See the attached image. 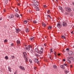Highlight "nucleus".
Segmentation results:
<instances>
[{"instance_id":"b1692460","label":"nucleus","mask_w":74,"mask_h":74,"mask_svg":"<svg viewBox=\"0 0 74 74\" xmlns=\"http://www.w3.org/2000/svg\"><path fill=\"white\" fill-rule=\"evenodd\" d=\"M69 58L71 60H73L74 59V58L73 57H70Z\"/></svg>"},{"instance_id":"a211bd4d","label":"nucleus","mask_w":74,"mask_h":74,"mask_svg":"<svg viewBox=\"0 0 74 74\" xmlns=\"http://www.w3.org/2000/svg\"><path fill=\"white\" fill-rule=\"evenodd\" d=\"M34 1H35L34 2V3H35L34 4H35V5H38L37 4V3H37V1L34 0Z\"/></svg>"},{"instance_id":"58836bf2","label":"nucleus","mask_w":74,"mask_h":74,"mask_svg":"<svg viewBox=\"0 0 74 74\" xmlns=\"http://www.w3.org/2000/svg\"><path fill=\"white\" fill-rule=\"evenodd\" d=\"M31 53H32L33 52H34V51H33V50L32 49H31Z\"/></svg>"},{"instance_id":"412c9836","label":"nucleus","mask_w":74,"mask_h":74,"mask_svg":"<svg viewBox=\"0 0 74 74\" xmlns=\"http://www.w3.org/2000/svg\"><path fill=\"white\" fill-rule=\"evenodd\" d=\"M70 55H74V52H73L72 51H70Z\"/></svg>"},{"instance_id":"5fc2aeb1","label":"nucleus","mask_w":74,"mask_h":74,"mask_svg":"<svg viewBox=\"0 0 74 74\" xmlns=\"http://www.w3.org/2000/svg\"><path fill=\"white\" fill-rule=\"evenodd\" d=\"M48 16H49V18H51V16H50V15H49Z\"/></svg>"},{"instance_id":"0e129e2a","label":"nucleus","mask_w":74,"mask_h":74,"mask_svg":"<svg viewBox=\"0 0 74 74\" xmlns=\"http://www.w3.org/2000/svg\"><path fill=\"white\" fill-rule=\"evenodd\" d=\"M49 15H48V14H47V16H49Z\"/></svg>"},{"instance_id":"338daca9","label":"nucleus","mask_w":74,"mask_h":74,"mask_svg":"<svg viewBox=\"0 0 74 74\" xmlns=\"http://www.w3.org/2000/svg\"><path fill=\"white\" fill-rule=\"evenodd\" d=\"M16 72H15L14 73V74H16Z\"/></svg>"},{"instance_id":"7ed1b4c3","label":"nucleus","mask_w":74,"mask_h":74,"mask_svg":"<svg viewBox=\"0 0 74 74\" xmlns=\"http://www.w3.org/2000/svg\"><path fill=\"white\" fill-rule=\"evenodd\" d=\"M62 22H60L59 23H58L57 24V26L58 28H60L62 27Z\"/></svg>"},{"instance_id":"e433bc0d","label":"nucleus","mask_w":74,"mask_h":74,"mask_svg":"<svg viewBox=\"0 0 74 74\" xmlns=\"http://www.w3.org/2000/svg\"><path fill=\"white\" fill-rule=\"evenodd\" d=\"M15 11H16V12H18V9L17 8L16 9Z\"/></svg>"},{"instance_id":"a878e982","label":"nucleus","mask_w":74,"mask_h":74,"mask_svg":"<svg viewBox=\"0 0 74 74\" xmlns=\"http://www.w3.org/2000/svg\"><path fill=\"white\" fill-rule=\"evenodd\" d=\"M29 13H30L31 14H32V13H33V12L32 11L31 9H30V10H29Z\"/></svg>"},{"instance_id":"20e7f679","label":"nucleus","mask_w":74,"mask_h":74,"mask_svg":"<svg viewBox=\"0 0 74 74\" xmlns=\"http://www.w3.org/2000/svg\"><path fill=\"white\" fill-rule=\"evenodd\" d=\"M19 69H20L21 70H23V71H25V68L22 66H19Z\"/></svg>"},{"instance_id":"e2e57ef3","label":"nucleus","mask_w":74,"mask_h":74,"mask_svg":"<svg viewBox=\"0 0 74 74\" xmlns=\"http://www.w3.org/2000/svg\"><path fill=\"white\" fill-rule=\"evenodd\" d=\"M58 56H60V54H58Z\"/></svg>"},{"instance_id":"5701e85b","label":"nucleus","mask_w":74,"mask_h":74,"mask_svg":"<svg viewBox=\"0 0 74 74\" xmlns=\"http://www.w3.org/2000/svg\"><path fill=\"white\" fill-rule=\"evenodd\" d=\"M8 0H5V4H7L8 3Z\"/></svg>"},{"instance_id":"4c0bfd02","label":"nucleus","mask_w":74,"mask_h":74,"mask_svg":"<svg viewBox=\"0 0 74 74\" xmlns=\"http://www.w3.org/2000/svg\"><path fill=\"white\" fill-rule=\"evenodd\" d=\"M7 41H8V40H7V39H5V40H4V42H7Z\"/></svg>"},{"instance_id":"c85d7f7f","label":"nucleus","mask_w":74,"mask_h":74,"mask_svg":"<svg viewBox=\"0 0 74 74\" xmlns=\"http://www.w3.org/2000/svg\"><path fill=\"white\" fill-rule=\"evenodd\" d=\"M33 7L34 8H36L37 6V5H35L34 4V5H33Z\"/></svg>"},{"instance_id":"49530a36","label":"nucleus","mask_w":74,"mask_h":74,"mask_svg":"<svg viewBox=\"0 0 74 74\" xmlns=\"http://www.w3.org/2000/svg\"><path fill=\"white\" fill-rule=\"evenodd\" d=\"M43 6L45 8H46V7H47V5H44Z\"/></svg>"},{"instance_id":"0eeeda50","label":"nucleus","mask_w":74,"mask_h":74,"mask_svg":"<svg viewBox=\"0 0 74 74\" xmlns=\"http://www.w3.org/2000/svg\"><path fill=\"white\" fill-rule=\"evenodd\" d=\"M59 9H60V10H61V11L62 12H64L63 10V8H62V7L60 6H59Z\"/></svg>"},{"instance_id":"3c124183","label":"nucleus","mask_w":74,"mask_h":74,"mask_svg":"<svg viewBox=\"0 0 74 74\" xmlns=\"http://www.w3.org/2000/svg\"><path fill=\"white\" fill-rule=\"evenodd\" d=\"M70 68H72V67H73V66L71 65H70Z\"/></svg>"},{"instance_id":"ea45409f","label":"nucleus","mask_w":74,"mask_h":74,"mask_svg":"<svg viewBox=\"0 0 74 74\" xmlns=\"http://www.w3.org/2000/svg\"><path fill=\"white\" fill-rule=\"evenodd\" d=\"M43 51H44V50L42 49V48H41V50H40V51L42 52H43Z\"/></svg>"},{"instance_id":"393cba45","label":"nucleus","mask_w":74,"mask_h":74,"mask_svg":"<svg viewBox=\"0 0 74 74\" xmlns=\"http://www.w3.org/2000/svg\"><path fill=\"white\" fill-rule=\"evenodd\" d=\"M51 56H52L51 55H50V54H48V57L49 58H51Z\"/></svg>"},{"instance_id":"6e6d98bb","label":"nucleus","mask_w":74,"mask_h":74,"mask_svg":"<svg viewBox=\"0 0 74 74\" xmlns=\"http://www.w3.org/2000/svg\"><path fill=\"white\" fill-rule=\"evenodd\" d=\"M4 27L5 28H6V27H7V26H6V25H5L4 26Z\"/></svg>"},{"instance_id":"f03ea898","label":"nucleus","mask_w":74,"mask_h":74,"mask_svg":"<svg viewBox=\"0 0 74 74\" xmlns=\"http://www.w3.org/2000/svg\"><path fill=\"white\" fill-rule=\"evenodd\" d=\"M32 49V47L31 46L29 45L27 46H26L24 48V49L25 50H26L27 51H29L30 50V49Z\"/></svg>"},{"instance_id":"8fccbe9b","label":"nucleus","mask_w":74,"mask_h":74,"mask_svg":"<svg viewBox=\"0 0 74 74\" xmlns=\"http://www.w3.org/2000/svg\"><path fill=\"white\" fill-rule=\"evenodd\" d=\"M6 11V10H5V9H4L3 10V12H5Z\"/></svg>"},{"instance_id":"f257e3e1","label":"nucleus","mask_w":74,"mask_h":74,"mask_svg":"<svg viewBox=\"0 0 74 74\" xmlns=\"http://www.w3.org/2000/svg\"><path fill=\"white\" fill-rule=\"evenodd\" d=\"M23 58L25 59L26 63H27L28 62V57H27V54L25 52H23L22 54Z\"/></svg>"},{"instance_id":"de8ad7c7","label":"nucleus","mask_w":74,"mask_h":74,"mask_svg":"<svg viewBox=\"0 0 74 74\" xmlns=\"http://www.w3.org/2000/svg\"><path fill=\"white\" fill-rule=\"evenodd\" d=\"M63 60V62H65V61H66V59H64Z\"/></svg>"},{"instance_id":"423d86ee","label":"nucleus","mask_w":74,"mask_h":74,"mask_svg":"<svg viewBox=\"0 0 74 74\" xmlns=\"http://www.w3.org/2000/svg\"><path fill=\"white\" fill-rule=\"evenodd\" d=\"M34 62L35 63H37V64H39L40 63H39V61H38V60L36 58L35 59Z\"/></svg>"},{"instance_id":"9d476101","label":"nucleus","mask_w":74,"mask_h":74,"mask_svg":"<svg viewBox=\"0 0 74 74\" xmlns=\"http://www.w3.org/2000/svg\"><path fill=\"white\" fill-rule=\"evenodd\" d=\"M15 16L17 18H19V15L17 13H15Z\"/></svg>"},{"instance_id":"c756f323","label":"nucleus","mask_w":74,"mask_h":74,"mask_svg":"<svg viewBox=\"0 0 74 74\" xmlns=\"http://www.w3.org/2000/svg\"><path fill=\"white\" fill-rule=\"evenodd\" d=\"M24 23L25 24H26V23H27V21H24Z\"/></svg>"},{"instance_id":"a18cd8bd","label":"nucleus","mask_w":74,"mask_h":74,"mask_svg":"<svg viewBox=\"0 0 74 74\" xmlns=\"http://www.w3.org/2000/svg\"><path fill=\"white\" fill-rule=\"evenodd\" d=\"M14 56H12V59H14Z\"/></svg>"},{"instance_id":"37998d69","label":"nucleus","mask_w":74,"mask_h":74,"mask_svg":"<svg viewBox=\"0 0 74 74\" xmlns=\"http://www.w3.org/2000/svg\"><path fill=\"white\" fill-rule=\"evenodd\" d=\"M66 51H69V48H67L66 49Z\"/></svg>"},{"instance_id":"f3484780","label":"nucleus","mask_w":74,"mask_h":74,"mask_svg":"<svg viewBox=\"0 0 74 74\" xmlns=\"http://www.w3.org/2000/svg\"><path fill=\"white\" fill-rule=\"evenodd\" d=\"M42 26H43V27H45V26H46V25L45 24V23H43L42 24Z\"/></svg>"},{"instance_id":"13d9d810","label":"nucleus","mask_w":74,"mask_h":74,"mask_svg":"<svg viewBox=\"0 0 74 74\" xmlns=\"http://www.w3.org/2000/svg\"><path fill=\"white\" fill-rule=\"evenodd\" d=\"M54 55H56V53L55 52V53H54Z\"/></svg>"},{"instance_id":"774afa93","label":"nucleus","mask_w":74,"mask_h":74,"mask_svg":"<svg viewBox=\"0 0 74 74\" xmlns=\"http://www.w3.org/2000/svg\"><path fill=\"white\" fill-rule=\"evenodd\" d=\"M73 48H74V46H73Z\"/></svg>"},{"instance_id":"1a4fd4ad","label":"nucleus","mask_w":74,"mask_h":74,"mask_svg":"<svg viewBox=\"0 0 74 74\" xmlns=\"http://www.w3.org/2000/svg\"><path fill=\"white\" fill-rule=\"evenodd\" d=\"M34 37H33L32 36L30 38H29V40L31 41H33L34 40Z\"/></svg>"},{"instance_id":"2f4dec72","label":"nucleus","mask_w":74,"mask_h":74,"mask_svg":"<svg viewBox=\"0 0 74 74\" xmlns=\"http://www.w3.org/2000/svg\"><path fill=\"white\" fill-rule=\"evenodd\" d=\"M64 64V66H66V67L69 66V65H68V64Z\"/></svg>"},{"instance_id":"473e14b6","label":"nucleus","mask_w":74,"mask_h":74,"mask_svg":"<svg viewBox=\"0 0 74 74\" xmlns=\"http://www.w3.org/2000/svg\"><path fill=\"white\" fill-rule=\"evenodd\" d=\"M29 62H30V64H32V60L29 59Z\"/></svg>"},{"instance_id":"f704fd0d","label":"nucleus","mask_w":74,"mask_h":74,"mask_svg":"<svg viewBox=\"0 0 74 74\" xmlns=\"http://www.w3.org/2000/svg\"><path fill=\"white\" fill-rule=\"evenodd\" d=\"M67 62L69 63H71V61L70 60H68Z\"/></svg>"},{"instance_id":"bb28decb","label":"nucleus","mask_w":74,"mask_h":74,"mask_svg":"<svg viewBox=\"0 0 74 74\" xmlns=\"http://www.w3.org/2000/svg\"><path fill=\"white\" fill-rule=\"evenodd\" d=\"M52 29V27L51 26H49L48 28V29L50 30V29Z\"/></svg>"},{"instance_id":"bf43d9fd","label":"nucleus","mask_w":74,"mask_h":74,"mask_svg":"<svg viewBox=\"0 0 74 74\" xmlns=\"http://www.w3.org/2000/svg\"><path fill=\"white\" fill-rule=\"evenodd\" d=\"M18 5H20V4L18 3Z\"/></svg>"},{"instance_id":"79ce46f5","label":"nucleus","mask_w":74,"mask_h":74,"mask_svg":"<svg viewBox=\"0 0 74 74\" xmlns=\"http://www.w3.org/2000/svg\"><path fill=\"white\" fill-rule=\"evenodd\" d=\"M14 46V43H12L11 45V47H13Z\"/></svg>"},{"instance_id":"2eb2a0df","label":"nucleus","mask_w":74,"mask_h":74,"mask_svg":"<svg viewBox=\"0 0 74 74\" xmlns=\"http://www.w3.org/2000/svg\"><path fill=\"white\" fill-rule=\"evenodd\" d=\"M36 11H40V8L37 6L36 8Z\"/></svg>"},{"instance_id":"c9c22d12","label":"nucleus","mask_w":74,"mask_h":74,"mask_svg":"<svg viewBox=\"0 0 74 74\" xmlns=\"http://www.w3.org/2000/svg\"><path fill=\"white\" fill-rule=\"evenodd\" d=\"M65 73H68L69 72V71H68L67 70H66L65 71Z\"/></svg>"},{"instance_id":"cd10ccee","label":"nucleus","mask_w":74,"mask_h":74,"mask_svg":"<svg viewBox=\"0 0 74 74\" xmlns=\"http://www.w3.org/2000/svg\"><path fill=\"white\" fill-rule=\"evenodd\" d=\"M33 22L34 23H37V22L36 20L33 21Z\"/></svg>"},{"instance_id":"09e8293b","label":"nucleus","mask_w":74,"mask_h":74,"mask_svg":"<svg viewBox=\"0 0 74 74\" xmlns=\"http://www.w3.org/2000/svg\"><path fill=\"white\" fill-rule=\"evenodd\" d=\"M3 19L2 17L0 18V21H1Z\"/></svg>"},{"instance_id":"7c9ffc66","label":"nucleus","mask_w":74,"mask_h":74,"mask_svg":"<svg viewBox=\"0 0 74 74\" xmlns=\"http://www.w3.org/2000/svg\"><path fill=\"white\" fill-rule=\"evenodd\" d=\"M26 32L27 33H28V32H29V30H28V29H27L25 30Z\"/></svg>"},{"instance_id":"69168bd1","label":"nucleus","mask_w":74,"mask_h":74,"mask_svg":"<svg viewBox=\"0 0 74 74\" xmlns=\"http://www.w3.org/2000/svg\"><path fill=\"white\" fill-rule=\"evenodd\" d=\"M56 1H57V2H58V0H56Z\"/></svg>"},{"instance_id":"39448f33","label":"nucleus","mask_w":74,"mask_h":74,"mask_svg":"<svg viewBox=\"0 0 74 74\" xmlns=\"http://www.w3.org/2000/svg\"><path fill=\"white\" fill-rule=\"evenodd\" d=\"M65 9L66 10H68L69 11H71V9L69 7H65Z\"/></svg>"},{"instance_id":"052dcab7","label":"nucleus","mask_w":74,"mask_h":74,"mask_svg":"<svg viewBox=\"0 0 74 74\" xmlns=\"http://www.w3.org/2000/svg\"><path fill=\"white\" fill-rule=\"evenodd\" d=\"M44 45L45 46V47H46V45H45V44H44Z\"/></svg>"},{"instance_id":"864d4df0","label":"nucleus","mask_w":74,"mask_h":74,"mask_svg":"<svg viewBox=\"0 0 74 74\" xmlns=\"http://www.w3.org/2000/svg\"><path fill=\"white\" fill-rule=\"evenodd\" d=\"M71 34H74V33H73V31L71 32Z\"/></svg>"},{"instance_id":"72a5a7b5","label":"nucleus","mask_w":74,"mask_h":74,"mask_svg":"<svg viewBox=\"0 0 74 74\" xmlns=\"http://www.w3.org/2000/svg\"><path fill=\"white\" fill-rule=\"evenodd\" d=\"M5 59H6L7 60H8V56H6L5 57Z\"/></svg>"},{"instance_id":"a19ab883","label":"nucleus","mask_w":74,"mask_h":74,"mask_svg":"<svg viewBox=\"0 0 74 74\" xmlns=\"http://www.w3.org/2000/svg\"><path fill=\"white\" fill-rule=\"evenodd\" d=\"M62 38H65V36H62Z\"/></svg>"},{"instance_id":"6e6552de","label":"nucleus","mask_w":74,"mask_h":74,"mask_svg":"<svg viewBox=\"0 0 74 74\" xmlns=\"http://www.w3.org/2000/svg\"><path fill=\"white\" fill-rule=\"evenodd\" d=\"M62 23L63 25L65 27L67 26V23H66V22H62Z\"/></svg>"},{"instance_id":"680f3d73","label":"nucleus","mask_w":74,"mask_h":74,"mask_svg":"<svg viewBox=\"0 0 74 74\" xmlns=\"http://www.w3.org/2000/svg\"><path fill=\"white\" fill-rule=\"evenodd\" d=\"M51 52H53V51H52V50L51 51Z\"/></svg>"},{"instance_id":"aec40b11","label":"nucleus","mask_w":74,"mask_h":74,"mask_svg":"<svg viewBox=\"0 0 74 74\" xmlns=\"http://www.w3.org/2000/svg\"><path fill=\"white\" fill-rule=\"evenodd\" d=\"M38 53H40V54H42V53H43V52H42V51H40H40H39Z\"/></svg>"},{"instance_id":"f8f14e48","label":"nucleus","mask_w":74,"mask_h":74,"mask_svg":"<svg viewBox=\"0 0 74 74\" xmlns=\"http://www.w3.org/2000/svg\"><path fill=\"white\" fill-rule=\"evenodd\" d=\"M16 43L17 44H21V42H20L19 40H18L16 41Z\"/></svg>"},{"instance_id":"4468645a","label":"nucleus","mask_w":74,"mask_h":74,"mask_svg":"<svg viewBox=\"0 0 74 74\" xmlns=\"http://www.w3.org/2000/svg\"><path fill=\"white\" fill-rule=\"evenodd\" d=\"M9 18H14V16L10 15L9 16Z\"/></svg>"},{"instance_id":"dca6fc26","label":"nucleus","mask_w":74,"mask_h":74,"mask_svg":"<svg viewBox=\"0 0 74 74\" xmlns=\"http://www.w3.org/2000/svg\"><path fill=\"white\" fill-rule=\"evenodd\" d=\"M53 67L54 69H57V66L56 65H54L53 66Z\"/></svg>"},{"instance_id":"6ab92c4d","label":"nucleus","mask_w":74,"mask_h":74,"mask_svg":"<svg viewBox=\"0 0 74 74\" xmlns=\"http://www.w3.org/2000/svg\"><path fill=\"white\" fill-rule=\"evenodd\" d=\"M35 51H36V52H37L38 53V52L39 51V50H38V48H35Z\"/></svg>"},{"instance_id":"9b49d317","label":"nucleus","mask_w":74,"mask_h":74,"mask_svg":"<svg viewBox=\"0 0 74 74\" xmlns=\"http://www.w3.org/2000/svg\"><path fill=\"white\" fill-rule=\"evenodd\" d=\"M16 33H18L19 32H20V31H21V30L18 29H16Z\"/></svg>"},{"instance_id":"4d7b16f0","label":"nucleus","mask_w":74,"mask_h":74,"mask_svg":"<svg viewBox=\"0 0 74 74\" xmlns=\"http://www.w3.org/2000/svg\"><path fill=\"white\" fill-rule=\"evenodd\" d=\"M36 67H35L34 68V69H35V70H36Z\"/></svg>"},{"instance_id":"c03bdc74","label":"nucleus","mask_w":74,"mask_h":74,"mask_svg":"<svg viewBox=\"0 0 74 74\" xmlns=\"http://www.w3.org/2000/svg\"><path fill=\"white\" fill-rule=\"evenodd\" d=\"M49 12H50V11H49V10H48L47 11V14H49Z\"/></svg>"},{"instance_id":"603ef678","label":"nucleus","mask_w":74,"mask_h":74,"mask_svg":"<svg viewBox=\"0 0 74 74\" xmlns=\"http://www.w3.org/2000/svg\"><path fill=\"white\" fill-rule=\"evenodd\" d=\"M35 56H38V55H37V54H35Z\"/></svg>"},{"instance_id":"ddd939ff","label":"nucleus","mask_w":74,"mask_h":74,"mask_svg":"<svg viewBox=\"0 0 74 74\" xmlns=\"http://www.w3.org/2000/svg\"><path fill=\"white\" fill-rule=\"evenodd\" d=\"M60 67L62 69H65V68H64V65H62L60 66Z\"/></svg>"},{"instance_id":"4be33fe9","label":"nucleus","mask_w":74,"mask_h":74,"mask_svg":"<svg viewBox=\"0 0 74 74\" xmlns=\"http://www.w3.org/2000/svg\"><path fill=\"white\" fill-rule=\"evenodd\" d=\"M8 70H9L10 72H11V68H10V67L8 66Z\"/></svg>"}]
</instances>
